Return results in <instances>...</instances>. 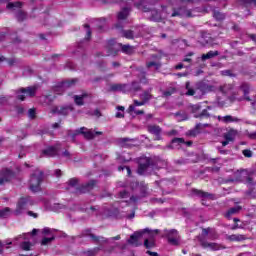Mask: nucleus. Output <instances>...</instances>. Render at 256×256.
<instances>
[{
    "label": "nucleus",
    "instance_id": "obj_51",
    "mask_svg": "<svg viewBox=\"0 0 256 256\" xmlns=\"http://www.w3.org/2000/svg\"><path fill=\"white\" fill-rule=\"evenodd\" d=\"M146 67H147V69H151V67H155L156 71H158V69H161V63H159V62H147Z\"/></svg>",
    "mask_w": 256,
    "mask_h": 256
},
{
    "label": "nucleus",
    "instance_id": "obj_25",
    "mask_svg": "<svg viewBox=\"0 0 256 256\" xmlns=\"http://www.w3.org/2000/svg\"><path fill=\"white\" fill-rule=\"evenodd\" d=\"M11 177H13V171L9 169H4L0 173V185H5L8 181H11Z\"/></svg>",
    "mask_w": 256,
    "mask_h": 256
},
{
    "label": "nucleus",
    "instance_id": "obj_20",
    "mask_svg": "<svg viewBox=\"0 0 256 256\" xmlns=\"http://www.w3.org/2000/svg\"><path fill=\"white\" fill-rule=\"evenodd\" d=\"M159 233H161V230L159 229H142V237H144V239H149L150 241H155V237H157Z\"/></svg>",
    "mask_w": 256,
    "mask_h": 256
},
{
    "label": "nucleus",
    "instance_id": "obj_4",
    "mask_svg": "<svg viewBox=\"0 0 256 256\" xmlns=\"http://www.w3.org/2000/svg\"><path fill=\"white\" fill-rule=\"evenodd\" d=\"M121 11L118 12L117 15V23L115 25L116 29L118 31H123V37L126 39H129V31H125V27L129 25V20L127 19L129 17V5L125 2L121 3Z\"/></svg>",
    "mask_w": 256,
    "mask_h": 256
},
{
    "label": "nucleus",
    "instance_id": "obj_30",
    "mask_svg": "<svg viewBox=\"0 0 256 256\" xmlns=\"http://www.w3.org/2000/svg\"><path fill=\"white\" fill-rule=\"evenodd\" d=\"M243 175H245V172H237L235 178H226L224 183H239L243 181Z\"/></svg>",
    "mask_w": 256,
    "mask_h": 256
},
{
    "label": "nucleus",
    "instance_id": "obj_10",
    "mask_svg": "<svg viewBox=\"0 0 256 256\" xmlns=\"http://www.w3.org/2000/svg\"><path fill=\"white\" fill-rule=\"evenodd\" d=\"M198 240L203 249H210V251H221V249H227V247L223 246L222 244L215 243V242H208L203 237L198 238Z\"/></svg>",
    "mask_w": 256,
    "mask_h": 256
},
{
    "label": "nucleus",
    "instance_id": "obj_9",
    "mask_svg": "<svg viewBox=\"0 0 256 256\" xmlns=\"http://www.w3.org/2000/svg\"><path fill=\"white\" fill-rule=\"evenodd\" d=\"M7 9H12V11H15V17L19 23H22V21L27 19V12L21 10V2L8 3Z\"/></svg>",
    "mask_w": 256,
    "mask_h": 256
},
{
    "label": "nucleus",
    "instance_id": "obj_32",
    "mask_svg": "<svg viewBox=\"0 0 256 256\" xmlns=\"http://www.w3.org/2000/svg\"><path fill=\"white\" fill-rule=\"evenodd\" d=\"M241 209H243V207L241 206H236L228 209V211L225 213L226 219H231V217H233V215H237L241 211Z\"/></svg>",
    "mask_w": 256,
    "mask_h": 256
},
{
    "label": "nucleus",
    "instance_id": "obj_18",
    "mask_svg": "<svg viewBox=\"0 0 256 256\" xmlns=\"http://www.w3.org/2000/svg\"><path fill=\"white\" fill-rule=\"evenodd\" d=\"M71 111H73V106L68 105V106H54L51 109V113H53V115H63L64 117L67 116L69 113H71Z\"/></svg>",
    "mask_w": 256,
    "mask_h": 256
},
{
    "label": "nucleus",
    "instance_id": "obj_24",
    "mask_svg": "<svg viewBox=\"0 0 256 256\" xmlns=\"http://www.w3.org/2000/svg\"><path fill=\"white\" fill-rule=\"evenodd\" d=\"M197 89L199 92L202 93V95H205L207 93H211V91H213V89H215V87L213 85H210L207 82H198L196 85Z\"/></svg>",
    "mask_w": 256,
    "mask_h": 256
},
{
    "label": "nucleus",
    "instance_id": "obj_12",
    "mask_svg": "<svg viewBox=\"0 0 256 256\" xmlns=\"http://www.w3.org/2000/svg\"><path fill=\"white\" fill-rule=\"evenodd\" d=\"M79 82V79L73 78L71 80H66L62 82L60 85L56 86L54 91L57 93V95H62L63 91L66 89H69V87H75V84Z\"/></svg>",
    "mask_w": 256,
    "mask_h": 256
},
{
    "label": "nucleus",
    "instance_id": "obj_14",
    "mask_svg": "<svg viewBox=\"0 0 256 256\" xmlns=\"http://www.w3.org/2000/svg\"><path fill=\"white\" fill-rule=\"evenodd\" d=\"M183 145H186V147H191V145H193V141H185L184 138H173L171 140V144L166 147L167 149H181Z\"/></svg>",
    "mask_w": 256,
    "mask_h": 256
},
{
    "label": "nucleus",
    "instance_id": "obj_53",
    "mask_svg": "<svg viewBox=\"0 0 256 256\" xmlns=\"http://www.w3.org/2000/svg\"><path fill=\"white\" fill-rule=\"evenodd\" d=\"M177 90L174 87L169 88L163 92V97H171Z\"/></svg>",
    "mask_w": 256,
    "mask_h": 256
},
{
    "label": "nucleus",
    "instance_id": "obj_23",
    "mask_svg": "<svg viewBox=\"0 0 256 256\" xmlns=\"http://www.w3.org/2000/svg\"><path fill=\"white\" fill-rule=\"evenodd\" d=\"M18 239H23V241L19 244V247L22 251H33L34 244L29 241V238L20 235Z\"/></svg>",
    "mask_w": 256,
    "mask_h": 256
},
{
    "label": "nucleus",
    "instance_id": "obj_5",
    "mask_svg": "<svg viewBox=\"0 0 256 256\" xmlns=\"http://www.w3.org/2000/svg\"><path fill=\"white\" fill-rule=\"evenodd\" d=\"M82 237H90L93 243H106V245H112V247H117V243L115 241H119L121 239V235H117L111 238H105L103 236H96L91 233V230L86 229L82 232Z\"/></svg>",
    "mask_w": 256,
    "mask_h": 256
},
{
    "label": "nucleus",
    "instance_id": "obj_1",
    "mask_svg": "<svg viewBox=\"0 0 256 256\" xmlns=\"http://www.w3.org/2000/svg\"><path fill=\"white\" fill-rule=\"evenodd\" d=\"M145 1L140 0L139 2H134V6L138 9L144 11V13H150V21H161L163 18V13L171 17H197V9H187V7L182 6L174 8L173 6H162V11L157 9L147 8L143 5Z\"/></svg>",
    "mask_w": 256,
    "mask_h": 256
},
{
    "label": "nucleus",
    "instance_id": "obj_15",
    "mask_svg": "<svg viewBox=\"0 0 256 256\" xmlns=\"http://www.w3.org/2000/svg\"><path fill=\"white\" fill-rule=\"evenodd\" d=\"M165 235L169 245H173L174 247L179 246V232L176 229L165 230Z\"/></svg>",
    "mask_w": 256,
    "mask_h": 256
},
{
    "label": "nucleus",
    "instance_id": "obj_3",
    "mask_svg": "<svg viewBox=\"0 0 256 256\" xmlns=\"http://www.w3.org/2000/svg\"><path fill=\"white\" fill-rule=\"evenodd\" d=\"M129 187L132 191L138 190L140 193V195H132L129 199V205H134L131 213L129 214V219H133L135 218V211H137V203L141 201V198L149 195V186L145 182L139 183L135 178H132L130 179Z\"/></svg>",
    "mask_w": 256,
    "mask_h": 256
},
{
    "label": "nucleus",
    "instance_id": "obj_48",
    "mask_svg": "<svg viewBox=\"0 0 256 256\" xmlns=\"http://www.w3.org/2000/svg\"><path fill=\"white\" fill-rule=\"evenodd\" d=\"M145 249H153L155 247V240L144 239Z\"/></svg>",
    "mask_w": 256,
    "mask_h": 256
},
{
    "label": "nucleus",
    "instance_id": "obj_41",
    "mask_svg": "<svg viewBox=\"0 0 256 256\" xmlns=\"http://www.w3.org/2000/svg\"><path fill=\"white\" fill-rule=\"evenodd\" d=\"M185 89L187 90L185 95L188 97H193V95H195V89L191 88V82L185 83Z\"/></svg>",
    "mask_w": 256,
    "mask_h": 256
},
{
    "label": "nucleus",
    "instance_id": "obj_28",
    "mask_svg": "<svg viewBox=\"0 0 256 256\" xmlns=\"http://www.w3.org/2000/svg\"><path fill=\"white\" fill-rule=\"evenodd\" d=\"M219 121L223 123H240L241 119L232 115H226L224 117L218 116Z\"/></svg>",
    "mask_w": 256,
    "mask_h": 256
},
{
    "label": "nucleus",
    "instance_id": "obj_31",
    "mask_svg": "<svg viewBox=\"0 0 256 256\" xmlns=\"http://www.w3.org/2000/svg\"><path fill=\"white\" fill-rule=\"evenodd\" d=\"M86 97H89V95L87 93H83L82 95H74L73 99L75 104L81 107L85 105L84 99H86Z\"/></svg>",
    "mask_w": 256,
    "mask_h": 256
},
{
    "label": "nucleus",
    "instance_id": "obj_47",
    "mask_svg": "<svg viewBox=\"0 0 256 256\" xmlns=\"http://www.w3.org/2000/svg\"><path fill=\"white\" fill-rule=\"evenodd\" d=\"M209 239L211 241H217V239H219V234L217 233V231L213 228H210V232H209Z\"/></svg>",
    "mask_w": 256,
    "mask_h": 256
},
{
    "label": "nucleus",
    "instance_id": "obj_34",
    "mask_svg": "<svg viewBox=\"0 0 256 256\" xmlns=\"http://www.w3.org/2000/svg\"><path fill=\"white\" fill-rule=\"evenodd\" d=\"M240 89L243 92L246 101H251V98H249V96H248L251 86H249V84H247V83H242L240 86Z\"/></svg>",
    "mask_w": 256,
    "mask_h": 256
},
{
    "label": "nucleus",
    "instance_id": "obj_42",
    "mask_svg": "<svg viewBox=\"0 0 256 256\" xmlns=\"http://www.w3.org/2000/svg\"><path fill=\"white\" fill-rule=\"evenodd\" d=\"M85 213H88V215H99V206H92L90 208H86Z\"/></svg>",
    "mask_w": 256,
    "mask_h": 256
},
{
    "label": "nucleus",
    "instance_id": "obj_17",
    "mask_svg": "<svg viewBox=\"0 0 256 256\" xmlns=\"http://www.w3.org/2000/svg\"><path fill=\"white\" fill-rule=\"evenodd\" d=\"M190 197H197L198 199L205 201V199H213V194L199 190L197 188H192L190 190Z\"/></svg>",
    "mask_w": 256,
    "mask_h": 256
},
{
    "label": "nucleus",
    "instance_id": "obj_58",
    "mask_svg": "<svg viewBox=\"0 0 256 256\" xmlns=\"http://www.w3.org/2000/svg\"><path fill=\"white\" fill-rule=\"evenodd\" d=\"M98 31H103V27H105V18H102L97 21Z\"/></svg>",
    "mask_w": 256,
    "mask_h": 256
},
{
    "label": "nucleus",
    "instance_id": "obj_40",
    "mask_svg": "<svg viewBox=\"0 0 256 256\" xmlns=\"http://www.w3.org/2000/svg\"><path fill=\"white\" fill-rule=\"evenodd\" d=\"M211 117V114H209V111L207 109L202 110L201 113L195 114L196 119H209Z\"/></svg>",
    "mask_w": 256,
    "mask_h": 256
},
{
    "label": "nucleus",
    "instance_id": "obj_16",
    "mask_svg": "<svg viewBox=\"0 0 256 256\" xmlns=\"http://www.w3.org/2000/svg\"><path fill=\"white\" fill-rule=\"evenodd\" d=\"M29 199V197H22L19 199L16 209L13 212L16 217L22 215L23 211L27 209V206L29 205Z\"/></svg>",
    "mask_w": 256,
    "mask_h": 256
},
{
    "label": "nucleus",
    "instance_id": "obj_52",
    "mask_svg": "<svg viewBox=\"0 0 256 256\" xmlns=\"http://www.w3.org/2000/svg\"><path fill=\"white\" fill-rule=\"evenodd\" d=\"M52 241H55V235H52L49 238L44 237L41 241V245H49V243H51Z\"/></svg>",
    "mask_w": 256,
    "mask_h": 256
},
{
    "label": "nucleus",
    "instance_id": "obj_61",
    "mask_svg": "<svg viewBox=\"0 0 256 256\" xmlns=\"http://www.w3.org/2000/svg\"><path fill=\"white\" fill-rule=\"evenodd\" d=\"M221 75H223L224 77H233V72L231 70H224L221 71Z\"/></svg>",
    "mask_w": 256,
    "mask_h": 256
},
{
    "label": "nucleus",
    "instance_id": "obj_7",
    "mask_svg": "<svg viewBox=\"0 0 256 256\" xmlns=\"http://www.w3.org/2000/svg\"><path fill=\"white\" fill-rule=\"evenodd\" d=\"M106 50L108 55H112L115 57L118 51H122V53H129V44L123 45L121 43H117L115 39H111L107 42Z\"/></svg>",
    "mask_w": 256,
    "mask_h": 256
},
{
    "label": "nucleus",
    "instance_id": "obj_62",
    "mask_svg": "<svg viewBox=\"0 0 256 256\" xmlns=\"http://www.w3.org/2000/svg\"><path fill=\"white\" fill-rule=\"evenodd\" d=\"M210 231H211V227L203 228L202 229V237H207V235H209Z\"/></svg>",
    "mask_w": 256,
    "mask_h": 256
},
{
    "label": "nucleus",
    "instance_id": "obj_64",
    "mask_svg": "<svg viewBox=\"0 0 256 256\" xmlns=\"http://www.w3.org/2000/svg\"><path fill=\"white\" fill-rule=\"evenodd\" d=\"M242 153L244 157H253V152L251 150L246 149V150H243Z\"/></svg>",
    "mask_w": 256,
    "mask_h": 256
},
{
    "label": "nucleus",
    "instance_id": "obj_39",
    "mask_svg": "<svg viewBox=\"0 0 256 256\" xmlns=\"http://www.w3.org/2000/svg\"><path fill=\"white\" fill-rule=\"evenodd\" d=\"M237 135L236 130H229L226 134H224V139L228 141H235V136Z\"/></svg>",
    "mask_w": 256,
    "mask_h": 256
},
{
    "label": "nucleus",
    "instance_id": "obj_46",
    "mask_svg": "<svg viewBox=\"0 0 256 256\" xmlns=\"http://www.w3.org/2000/svg\"><path fill=\"white\" fill-rule=\"evenodd\" d=\"M53 99H54V97L52 95H47V96H43L41 98V102L44 105H51L53 103Z\"/></svg>",
    "mask_w": 256,
    "mask_h": 256
},
{
    "label": "nucleus",
    "instance_id": "obj_19",
    "mask_svg": "<svg viewBox=\"0 0 256 256\" xmlns=\"http://www.w3.org/2000/svg\"><path fill=\"white\" fill-rule=\"evenodd\" d=\"M143 237L142 229L135 231L129 238V245H132L133 247H141L143 243L139 241Z\"/></svg>",
    "mask_w": 256,
    "mask_h": 256
},
{
    "label": "nucleus",
    "instance_id": "obj_36",
    "mask_svg": "<svg viewBox=\"0 0 256 256\" xmlns=\"http://www.w3.org/2000/svg\"><path fill=\"white\" fill-rule=\"evenodd\" d=\"M219 56V51H209L206 54H202L201 61H207V59H213V57Z\"/></svg>",
    "mask_w": 256,
    "mask_h": 256
},
{
    "label": "nucleus",
    "instance_id": "obj_43",
    "mask_svg": "<svg viewBox=\"0 0 256 256\" xmlns=\"http://www.w3.org/2000/svg\"><path fill=\"white\" fill-rule=\"evenodd\" d=\"M233 90V85L231 84H226L220 87V91L224 93V95H229L231 91Z\"/></svg>",
    "mask_w": 256,
    "mask_h": 256
},
{
    "label": "nucleus",
    "instance_id": "obj_22",
    "mask_svg": "<svg viewBox=\"0 0 256 256\" xmlns=\"http://www.w3.org/2000/svg\"><path fill=\"white\" fill-rule=\"evenodd\" d=\"M77 133H80V135H83L85 139H95L96 135H103V132H99V131L93 132L87 129L86 127H82L78 129Z\"/></svg>",
    "mask_w": 256,
    "mask_h": 256
},
{
    "label": "nucleus",
    "instance_id": "obj_11",
    "mask_svg": "<svg viewBox=\"0 0 256 256\" xmlns=\"http://www.w3.org/2000/svg\"><path fill=\"white\" fill-rule=\"evenodd\" d=\"M35 93H37V86L21 88L17 91V99L23 101L25 99V95H28V97H35Z\"/></svg>",
    "mask_w": 256,
    "mask_h": 256
},
{
    "label": "nucleus",
    "instance_id": "obj_38",
    "mask_svg": "<svg viewBox=\"0 0 256 256\" xmlns=\"http://www.w3.org/2000/svg\"><path fill=\"white\" fill-rule=\"evenodd\" d=\"M101 251V248L95 247L93 249L82 252V256H95Z\"/></svg>",
    "mask_w": 256,
    "mask_h": 256
},
{
    "label": "nucleus",
    "instance_id": "obj_60",
    "mask_svg": "<svg viewBox=\"0 0 256 256\" xmlns=\"http://www.w3.org/2000/svg\"><path fill=\"white\" fill-rule=\"evenodd\" d=\"M129 141V138H119L118 143L121 147H125L127 145V142Z\"/></svg>",
    "mask_w": 256,
    "mask_h": 256
},
{
    "label": "nucleus",
    "instance_id": "obj_2",
    "mask_svg": "<svg viewBox=\"0 0 256 256\" xmlns=\"http://www.w3.org/2000/svg\"><path fill=\"white\" fill-rule=\"evenodd\" d=\"M138 168L137 173L138 175H155L157 171L161 168L165 167V162L159 160V158H151L146 156H141L137 160Z\"/></svg>",
    "mask_w": 256,
    "mask_h": 256
},
{
    "label": "nucleus",
    "instance_id": "obj_59",
    "mask_svg": "<svg viewBox=\"0 0 256 256\" xmlns=\"http://www.w3.org/2000/svg\"><path fill=\"white\" fill-rule=\"evenodd\" d=\"M246 136L248 137V139H251L252 141H256V131L254 132H246Z\"/></svg>",
    "mask_w": 256,
    "mask_h": 256
},
{
    "label": "nucleus",
    "instance_id": "obj_26",
    "mask_svg": "<svg viewBox=\"0 0 256 256\" xmlns=\"http://www.w3.org/2000/svg\"><path fill=\"white\" fill-rule=\"evenodd\" d=\"M133 105L129 106V113H135V115H144L145 112L143 110H136L135 107H141L143 105H146L143 100L138 101L134 100Z\"/></svg>",
    "mask_w": 256,
    "mask_h": 256
},
{
    "label": "nucleus",
    "instance_id": "obj_27",
    "mask_svg": "<svg viewBox=\"0 0 256 256\" xmlns=\"http://www.w3.org/2000/svg\"><path fill=\"white\" fill-rule=\"evenodd\" d=\"M212 17L215 19V21H225L227 15L217 8L212 9Z\"/></svg>",
    "mask_w": 256,
    "mask_h": 256
},
{
    "label": "nucleus",
    "instance_id": "obj_49",
    "mask_svg": "<svg viewBox=\"0 0 256 256\" xmlns=\"http://www.w3.org/2000/svg\"><path fill=\"white\" fill-rule=\"evenodd\" d=\"M175 117L178 119V121H187V113L185 112H176Z\"/></svg>",
    "mask_w": 256,
    "mask_h": 256
},
{
    "label": "nucleus",
    "instance_id": "obj_55",
    "mask_svg": "<svg viewBox=\"0 0 256 256\" xmlns=\"http://www.w3.org/2000/svg\"><path fill=\"white\" fill-rule=\"evenodd\" d=\"M42 233H43V235H50V237H53V235H55V234H53V233H55V229L44 228L42 230Z\"/></svg>",
    "mask_w": 256,
    "mask_h": 256
},
{
    "label": "nucleus",
    "instance_id": "obj_29",
    "mask_svg": "<svg viewBox=\"0 0 256 256\" xmlns=\"http://www.w3.org/2000/svg\"><path fill=\"white\" fill-rule=\"evenodd\" d=\"M57 148L50 146L42 151L41 157H56Z\"/></svg>",
    "mask_w": 256,
    "mask_h": 256
},
{
    "label": "nucleus",
    "instance_id": "obj_63",
    "mask_svg": "<svg viewBox=\"0 0 256 256\" xmlns=\"http://www.w3.org/2000/svg\"><path fill=\"white\" fill-rule=\"evenodd\" d=\"M28 116H29L30 119H35V109L30 108L28 110Z\"/></svg>",
    "mask_w": 256,
    "mask_h": 256
},
{
    "label": "nucleus",
    "instance_id": "obj_44",
    "mask_svg": "<svg viewBox=\"0 0 256 256\" xmlns=\"http://www.w3.org/2000/svg\"><path fill=\"white\" fill-rule=\"evenodd\" d=\"M147 73L145 71H141L138 74L139 82L142 83L143 85H147L149 83V80L146 77Z\"/></svg>",
    "mask_w": 256,
    "mask_h": 256
},
{
    "label": "nucleus",
    "instance_id": "obj_45",
    "mask_svg": "<svg viewBox=\"0 0 256 256\" xmlns=\"http://www.w3.org/2000/svg\"><path fill=\"white\" fill-rule=\"evenodd\" d=\"M11 215V208L6 207L2 210H0V219H7Z\"/></svg>",
    "mask_w": 256,
    "mask_h": 256
},
{
    "label": "nucleus",
    "instance_id": "obj_6",
    "mask_svg": "<svg viewBox=\"0 0 256 256\" xmlns=\"http://www.w3.org/2000/svg\"><path fill=\"white\" fill-rule=\"evenodd\" d=\"M79 183V179L77 178H71L68 180V185L72 189H76L75 193H89V191H92V189L95 188V185H97V181L90 180L86 184H83L81 187H77Z\"/></svg>",
    "mask_w": 256,
    "mask_h": 256
},
{
    "label": "nucleus",
    "instance_id": "obj_37",
    "mask_svg": "<svg viewBox=\"0 0 256 256\" xmlns=\"http://www.w3.org/2000/svg\"><path fill=\"white\" fill-rule=\"evenodd\" d=\"M229 241H245L247 237L243 234H232L228 236Z\"/></svg>",
    "mask_w": 256,
    "mask_h": 256
},
{
    "label": "nucleus",
    "instance_id": "obj_8",
    "mask_svg": "<svg viewBox=\"0 0 256 256\" xmlns=\"http://www.w3.org/2000/svg\"><path fill=\"white\" fill-rule=\"evenodd\" d=\"M43 181V171L36 170L30 177V190L37 193L41 189V182Z\"/></svg>",
    "mask_w": 256,
    "mask_h": 256
},
{
    "label": "nucleus",
    "instance_id": "obj_56",
    "mask_svg": "<svg viewBox=\"0 0 256 256\" xmlns=\"http://www.w3.org/2000/svg\"><path fill=\"white\" fill-rule=\"evenodd\" d=\"M123 87L121 84H113L110 87V91H123Z\"/></svg>",
    "mask_w": 256,
    "mask_h": 256
},
{
    "label": "nucleus",
    "instance_id": "obj_13",
    "mask_svg": "<svg viewBox=\"0 0 256 256\" xmlns=\"http://www.w3.org/2000/svg\"><path fill=\"white\" fill-rule=\"evenodd\" d=\"M246 184L250 187L247 195L250 199L256 198V173L246 178Z\"/></svg>",
    "mask_w": 256,
    "mask_h": 256
},
{
    "label": "nucleus",
    "instance_id": "obj_57",
    "mask_svg": "<svg viewBox=\"0 0 256 256\" xmlns=\"http://www.w3.org/2000/svg\"><path fill=\"white\" fill-rule=\"evenodd\" d=\"M131 90L132 91H141V84L139 82H132Z\"/></svg>",
    "mask_w": 256,
    "mask_h": 256
},
{
    "label": "nucleus",
    "instance_id": "obj_33",
    "mask_svg": "<svg viewBox=\"0 0 256 256\" xmlns=\"http://www.w3.org/2000/svg\"><path fill=\"white\" fill-rule=\"evenodd\" d=\"M152 90L153 89L150 88L148 91H144L142 94H140L141 101H143L146 105L149 103V101H151V99H153V95H151Z\"/></svg>",
    "mask_w": 256,
    "mask_h": 256
},
{
    "label": "nucleus",
    "instance_id": "obj_54",
    "mask_svg": "<svg viewBox=\"0 0 256 256\" xmlns=\"http://www.w3.org/2000/svg\"><path fill=\"white\" fill-rule=\"evenodd\" d=\"M84 29L86 31L85 41H89V39H91V27L88 24H85Z\"/></svg>",
    "mask_w": 256,
    "mask_h": 256
},
{
    "label": "nucleus",
    "instance_id": "obj_21",
    "mask_svg": "<svg viewBox=\"0 0 256 256\" xmlns=\"http://www.w3.org/2000/svg\"><path fill=\"white\" fill-rule=\"evenodd\" d=\"M147 130L151 135L155 136V141H161L163 137L161 136V133H163V129L159 127L158 125H149L147 127Z\"/></svg>",
    "mask_w": 256,
    "mask_h": 256
},
{
    "label": "nucleus",
    "instance_id": "obj_35",
    "mask_svg": "<svg viewBox=\"0 0 256 256\" xmlns=\"http://www.w3.org/2000/svg\"><path fill=\"white\" fill-rule=\"evenodd\" d=\"M141 27L131 28L129 30V39H135V37H141Z\"/></svg>",
    "mask_w": 256,
    "mask_h": 256
},
{
    "label": "nucleus",
    "instance_id": "obj_50",
    "mask_svg": "<svg viewBox=\"0 0 256 256\" xmlns=\"http://www.w3.org/2000/svg\"><path fill=\"white\" fill-rule=\"evenodd\" d=\"M3 61H7L8 65H10V67H12V65L17 63V59H15V58L7 59L4 56H0V63H3Z\"/></svg>",
    "mask_w": 256,
    "mask_h": 256
}]
</instances>
